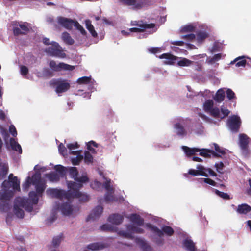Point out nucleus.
Returning a JSON list of instances; mask_svg holds the SVG:
<instances>
[{
    "label": "nucleus",
    "mask_w": 251,
    "mask_h": 251,
    "mask_svg": "<svg viewBox=\"0 0 251 251\" xmlns=\"http://www.w3.org/2000/svg\"><path fill=\"white\" fill-rule=\"evenodd\" d=\"M62 39L67 44L72 45L74 43V40L72 38L70 35L67 32L62 33Z\"/></svg>",
    "instance_id": "4c0bfd02"
},
{
    "label": "nucleus",
    "mask_w": 251,
    "mask_h": 251,
    "mask_svg": "<svg viewBox=\"0 0 251 251\" xmlns=\"http://www.w3.org/2000/svg\"><path fill=\"white\" fill-rule=\"evenodd\" d=\"M91 79V77L83 76L79 78L77 80V83L79 84H87L90 82Z\"/></svg>",
    "instance_id": "de8ad7c7"
},
{
    "label": "nucleus",
    "mask_w": 251,
    "mask_h": 251,
    "mask_svg": "<svg viewBox=\"0 0 251 251\" xmlns=\"http://www.w3.org/2000/svg\"><path fill=\"white\" fill-rule=\"evenodd\" d=\"M147 0H139L137 2L136 0H119V1L126 6H132L133 10H138L141 9L145 5Z\"/></svg>",
    "instance_id": "ddd939ff"
},
{
    "label": "nucleus",
    "mask_w": 251,
    "mask_h": 251,
    "mask_svg": "<svg viewBox=\"0 0 251 251\" xmlns=\"http://www.w3.org/2000/svg\"><path fill=\"white\" fill-rule=\"evenodd\" d=\"M84 160L87 164H92L93 162V157L89 151H85Z\"/></svg>",
    "instance_id": "a19ab883"
},
{
    "label": "nucleus",
    "mask_w": 251,
    "mask_h": 251,
    "mask_svg": "<svg viewBox=\"0 0 251 251\" xmlns=\"http://www.w3.org/2000/svg\"><path fill=\"white\" fill-rule=\"evenodd\" d=\"M104 246L102 244H100L99 243H94L90 244L88 245L87 248L88 249L93 250V251H96V250H101L103 249Z\"/></svg>",
    "instance_id": "ea45409f"
},
{
    "label": "nucleus",
    "mask_w": 251,
    "mask_h": 251,
    "mask_svg": "<svg viewBox=\"0 0 251 251\" xmlns=\"http://www.w3.org/2000/svg\"><path fill=\"white\" fill-rule=\"evenodd\" d=\"M35 185V188L37 193L39 196H40L44 192L46 188V185L44 182L38 183Z\"/></svg>",
    "instance_id": "58836bf2"
},
{
    "label": "nucleus",
    "mask_w": 251,
    "mask_h": 251,
    "mask_svg": "<svg viewBox=\"0 0 251 251\" xmlns=\"http://www.w3.org/2000/svg\"><path fill=\"white\" fill-rule=\"evenodd\" d=\"M203 172L208 175H209L212 176H217V174L210 168H206L203 167Z\"/></svg>",
    "instance_id": "e2e57ef3"
},
{
    "label": "nucleus",
    "mask_w": 251,
    "mask_h": 251,
    "mask_svg": "<svg viewBox=\"0 0 251 251\" xmlns=\"http://www.w3.org/2000/svg\"><path fill=\"white\" fill-rule=\"evenodd\" d=\"M22 208H24L28 212H31L33 210L32 205L29 200L17 197L15 200L13 211L18 218H23L24 216V212Z\"/></svg>",
    "instance_id": "f257e3e1"
},
{
    "label": "nucleus",
    "mask_w": 251,
    "mask_h": 251,
    "mask_svg": "<svg viewBox=\"0 0 251 251\" xmlns=\"http://www.w3.org/2000/svg\"><path fill=\"white\" fill-rule=\"evenodd\" d=\"M2 187L9 190L12 187L13 190L19 191H20V181L18 180L17 177L15 176L11 180H5L2 183Z\"/></svg>",
    "instance_id": "4468645a"
},
{
    "label": "nucleus",
    "mask_w": 251,
    "mask_h": 251,
    "mask_svg": "<svg viewBox=\"0 0 251 251\" xmlns=\"http://www.w3.org/2000/svg\"><path fill=\"white\" fill-rule=\"evenodd\" d=\"M14 195L13 191L6 188L0 190V211H6L9 209L10 201Z\"/></svg>",
    "instance_id": "7ed1b4c3"
},
{
    "label": "nucleus",
    "mask_w": 251,
    "mask_h": 251,
    "mask_svg": "<svg viewBox=\"0 0 251 251\" xmlns=\"http://www.w3.org/2000/svg\"><path fill=\"white\" fill-rule=\"evenodd\" d=\"M47 53L51 56H54L60 58L66 57V54L64 52L62 48L56 42H52L51 46L47 48L45 50Z\"/></svg>",
    "instance_id": "423d86ee"
},
{
    "label": "nucleus",
    "mask_w": 251,
    "mask_h": 251,
    "mask_svg": "<svg viewBox=\"0 0 251 251\" xmlns=\"http://www.w3.org/2000/svg\"><path fill=\"white\" fill-rule=\"evenodd\" d=\"M226 97L229 100H232L235 98V94L234 92L230 89H227L226 91Z\"/></svg>",
    "instance_id": "13d9d810"
},
{
    "label": "nucleus",
    "mask_w": 251,
    "mask_h": 251,
    "mask_svg": "<svg viewBox=\"0 0 251 251\" xmlns=\"http://www.w3.org/2000/svg\"><path fill=\"white\" fill-rule=\"evenodd\" d=\"M57 23L64 28L71 30L73 26H74L75 20H74L67 18L59 16L57 17Z\"/></svg>",
    "instance_id": "2eb2a0df"
},
{
    "label": "nucleus",
    "mask_w": 251,
    "mask_h": 251,
    "mask_svg": "<svg viewBox=\"0 0 251 251\" xmlns=\"http://www.w3.org/2000/svg\"><path fill=\"white\" fill-rule=\"evenodd\" d=\"M20 72L23 76H25L28 73V69L26 66L22 65L20 67Z\"/></svg>",
    "instance_id": "774afa93"
},
{
    "label": "nucleus",
    "mask_w": 251,
    "mask_h": 251,
    "mask_svg": "<svg viewBox=\"0 0 251 251\" xmlns=\"http://www.w3.org/2000/svg\"><path fill=\"white\" fill-rule=\"evenodd\" d=\"M183 245L188 251H196L194 243L189 239H186L183 241Z\"/></svg>",
    "instance_id": "cd10ccee"
},
{
    "label": "nucleus",
    "mask_w": 251,
    "mask_h": 251,
    "mask_svg": "<svg viewBox=\"0 0 251 251\" xmlns=\"http://www.w3.org/2000/svg\"><path fill=\"white\" fill-rule=\"evenodd\" d=\"M119 235L120 236H122L125 238L130 239H133L134 238V236H133L132 233L131 231H128L127 230V231H124L121 230L120 231L118 232Z\"/></svg>",
    "instance_id": "c03bdc74"
},
{
    "label": "nucleus",
    "mask_w": 251,
    "mask_h": 251,
    "mask_svg": "<svg viewBox=\"0 0 251 251\" xmlns=\"http://www.w3.org/2000/svg\"><path fill=\"white\" fill-rule=\"evenodd\" d=\"M29 200L31 202L33 208V205L37 204L39 201L38 196L36 192L35 191H31L29 193V199H26Z\"/></svg>",
    "instance_id": "7c9ffc66"
},
{
    "label": "nucleus",
    "mask_w": 251,
    "mask_h": 251,
    "mask_svg": "<svg viewBox=\"0 0 251 251\" xmlns=\"http://www.w3.org/2000/svg\"><path fill=\"white\" fill-rule=\"evenodd\" d=\"M19 27L20 28L15 27L13 28V32L14 36H17L20 35H25L29 31L27 23H24V24H20Z\"/></svg>",
    "instance_id": "dca6fc26"
},
{
    "label": "nucleus",
    "mask_w": 251,
    "mask_h": 251,
    "mask_svg": "<svg viewBox=\"0 0 251 251\" xmlns=\"http://www.w3.org/2000/svg\"><path fill=\"white\" fill-rule=\"evenodd\" d=\"M225 98V92L223 89H219L214 97V100L217 102H221Z\"/></svg>",
    "instance_id": "c85d7f7f"
},
{
    "label": "nucleus",
    "mask_w": 251,
    "mask_h": 251,
    "mask_svg": "<svg viewBox=\"0 0 251 251\" xmlns=\"http://www.w3.org/2000/svg\"><path fill=\"white\" fill-rule=\"evenodd\" d=\"M0 132L5 142L8 140L9 135L6 129L0 126Z\"/></svg>",
    "instance_id": "49530a36"
},
{
    "label": "nucleus",
    "mask_w": 251,
    "mask_h": 251,
    "mask_svg": "<svg viewBox=\"0 0 251 251\" xmlns=\"http://www.w3.org/2000/svg\"><path fill=\"white\" fill-rule=\"evenodd\" d=\"M131 25L132 26H137L141 28H153L155 27V24L153 23L147 24L146 23H144L142 20L139 21H132L130 23Z\"/></svg>",
    "instance_id": "a211bd4d"
},
{
    "label": "nucleus",
    "mask_w": 251,
    "mask_h": 251,
    "mask_svg": "<svg viewBox=\"0 0 251 251\" xmlns=\"http://www.w3.org/2000/svg\"><path fill=\"white\" fill-rule=\"evenodd\" d=\"M197 168L198 170H194V169H190L188 171L189 174L196 176L198 175H201L204 176H208V175L206 174L203 172V166L201 165H198L197 166Z\"/></svg>",
    "instance_id": "4be33fe9"
},
{
    "label": "nucleus",
    "mask_w": 251,
    "mask_h": 251,
    "mask_svg": "<svg viewBox=\"0 0 251 251\" xmlns=\"http://www.w3.org/2000/svg\"><path fill=\"white\" fill-rule=\"evenodd\" d=\"M213 145L214 146L215 150L217 152V154L220 153L224 155L226 153L225 151L223 149H221L217 144L213 143Z\"/></svg>",
    "instance_id": "680f3d73"
},
{
    "label": "nucleus",
    "mask_w": 251,
    "mask_h": 251,
    "mask_svg": "<svg viewBox=\"0 0 251 251\" xmlns=\"http://www.w3.org/2000/svg\"><path fill=\"white\" fill-rule=\"evenodd\" d=\"M69 174L71 177L73 178L77 183H86L89 181V178L86 175H83L80 177H78V171L75 167H72L69 169Z\"/></svg>",
    "instance_id": "1a4fd4ad"
},
{
    "label": "nucleus",
    "mask_w": 251,
    "mask_h": 251,
    "mask_svg": "<svg viewBox=\"0 0 251 251\" xmlns=\"http://www.w3.org/2000/svg\"><path fill=\"white\" fill-rule=\"evenodd\" d=\"M193 62L188 59L183 58L182 59L179 61L177 64L179 66H189Z\"/></svg>",
    "instance_id": "3c124183"
},
{
    "label": "nucleus",
    "mask_w": 251,
    "mask_h": 251,
    "mask_svg": "<svg viewBox=\"0 0 251 251\" xmlns=\"http://www.w3.org/2000/svg\"><path fill=\"white\" fill-rule=\"evenodd\" d=\"M123 220V216L119 214H113L110 215L108 218V221L110 223L117 225L121 224Z\"/></svg>",
    "instance_id": "6ab92c4d"
},
{
    "label": "nucleus",
    "mask_w": 251,
    "mask_h": 251,
    "mask_svg": "<svg viewBox=\"0 0 251 251\" xmlns=\"http://www.w3.org/2000/svg\"><path fill=\"white\" fill-rule=\"evenodd\" d=\"M236 211L239 214L246 215L251 211V206L247 203H242L237 206Z\"/></svg>",
    "instance_id": "412c9836"
},
{
    "label": "nucleus",
    "mask_w": 251,
    "mask_h": 251,
    "mask_svg": "<svg viewBox=\"0 0 251 251\" xmlns=\"http://www.w3.org/2000/svg\"><path fill=\"white\" fill-rule=\"evenodd\" d=\"M221 111L223 114V116H221V119L227 117L230 113V111L228 109L223 107H221Z\"/></svg>",
    "instance_id": "338daca9"
},
{
    "label": "nucleus",
    "mask_w": 251,
    "mask_h": 251,
    "mask_svg": "<svg viewBox=\"0 0 251 251\" xmlns=\"http://www.w3.org/2000/svg\"><path fill=\"white\" fill-rule=\"evenodd\" d=\"M113 192H108L104 197L105 201L107 202L112 201L114 200V196L112 194Z\"/></svg>",
    "instance_id": "052dcab7"
},
{
    "label": "nucleus",
    "mask_w": 251,
    "mask_h": 251,
    "mask_svg": "<svg viewBox=\"0 0 251 251\" xmlns=\"http://www.w3.org/2000/svg\"><path fill=\"white\" fill-rule=\"evenodd\" d=\"M244 57H239L235 58L233 61H231L230 64H233L236 63L235 65L236 67H245L247 61L244 59Z\"/></svg>",
    "instance_id": "72a5a7b5"
},
{
    "label": "nucleus",
    "mask_w": 251,
    "mask_h": 251,
    "mask_svg": "<svg viewBox=\"0 0 251 251\" xmlns=\"http://www.w3.org/2000/svg\"><path fill=\"white\" fill-rule=\"evenodd\" d=\"M83 156L81 154H79L75 157L72 158L71 162L73 165H77L79 164L80 161L83 159Z\"/></svg>",
    "instance_id": "5fc2aeb1"
},
{
    "label": "nucleus",
    "mask_w": 251,
    "mask_h": 251,
    "mask_svg": "<svg viewBox=\"0 0 251 251\" xmlns=\"http://www.w3.org/2000/svg\"><path fill=\"white\" fill-rule=\"evenodd\" d=\"M213 101L211 100H206L203 104V108L205 111L209 112L213 108Z\"/></svg>",
    "instance_id": "79ce46f5"
},
{
    "label": "nucleus",
    "mask_w": 251,
    "mask_h": 251,
    "mask_svg": "<svg viewBox=\"0 0 251 251\" xmlns=\"http://www.w3.org/2000/svg\"><path fill=\"white\" fill-rule=\"evenodd\" d=\"M209 113L210 115L213 117L215 118H221V116L220 115V110L217 107L213 108Z\"/></svg>",
    "instance_id": "8fccbe9b"
},
{
    "label": "nucleus",
    "mask_w": 251,
    "mask_h": 251,
    "mask_svg": "<svg viewBox=\"0 0 251 251\" xmlns=\"http://www.w3.org/2000/svg\"><path fill=\"white\" fill-rule=\"evenodd\" d=\"M86 28L90 32L91 35L95 38L98 36V34L95 31L94 26L91 24V21L89 19L86 20L85 21Z\"/></svg>",
    "instance_id": "bb28decb"
},
{
    "label": "nucleus",
    "mask_w": 251,
    "mask_h": 251,
    "mask_svg": "<svg viewBox=\"0 0 251 251\" xmlns=\"http://www.w3.org/2000/svg\"><path fill=\"white\" fill-rule=\"evenodd\" d=\"M183 150L187 156H191L195 154L196 152H199L201 150L196 148H190L187 146H182Z\"/></svg>",
    "instance_id": "2f4dec72"
},
{
    "label": "nucleus",
    "mask_w": 251,
    "mask_h": 251,
    "mask_svg": "<svg viewBox=\"0 0 251 251\" xmlns=\"http://www.w3.org/2000/svg\"><path fill=\"white\" fill-rule=\"evenodd\" d=\"M249 137L245 134H240L239 135V146L242 150V153L245 156H247L249 154V150L248 149Z\"/></svg>",
    "instance_id": "9d476101"
},
{
    "label": "nucleus",
    "mask_w": 251,
    "mask_h": 251,
    "mask_svg": "<svg viewBox=\"0 0 251 251\" xmlns=\"http://www.w3.org/2000/svg\"><path fill=\"white\" fill-rule=\"evenodd\" d=\"M49 65L53 71L55 72H60L62 71H71L75 68L74 66H72L64 62H60L57 64L54 60H51Z\"/></svg>",
    "instance_id": "6e6552de"
},
{
    "label": "nucleus",
    "mask_w": 251,
    "mask_h": 251,
    "mask_svg": "<svg viewBox=\"0 0 251 251\" xmlns=\"http://www.w3.org/2000/svg\"><path fill=\"white\" fill-rule=\"evenodd\" d=\"M196 38V36L193 33H190L181 36V39H183L187 41H192Z\"/></svg>",
    "instance_id": "6e6d98bb"
},
{
    "label": "nucleus",
    "mask_w": 251,
    "mask_h": 251,
    "mask_svg": "<svg viewBox=\"0 0 251 251\" xmlns=\"http://www.w3.org/2000/svg\"><path fill=\"white\" fill-rule=\"evenodd\" d=\"M111 180L110 179L108 180H106V181L104 183L103 185L105 189L108 192H113L114 189L112 186H110Z\"/></svg>",
    "instance_id": "bf43d9fd"
},
{
    "label": "nucleus",
    "mask_w": 251,
    "mask_h": 251,
    "mask_svg": "<svg viewBox=\"0 0 251 251\" xmlns=\"http://www.w3.org/2000/svg\"><path fill=\"white\" fill-rule=\"evenodd\" d=\"M9 143L11 149L18 152L19 154L22 153V150L20 145L15 140L14 138H11L9 140Z\"/></svg>",
    "instance_id": "393cba45"
},
{
    "label": "nucleus",
    "mask_w": 251,
    "mask_h": 251,
    "mask_svg": "<svg viewBox=\"0 0 251 251\" xmlns=\"http://www.w3.org/2000/svg\"><path fill=\"white\" fill-rule=\"evenodd\" d=\"M101 230L102 231H112L113 230V227L111 225L109 224H103L100 226Z\"/></svg>",
    "instance_id": "0e129e2a"
},
{
    "label": "nucleus",
    "mask_w": 251,
    "mask_h": 251,
    "mask_svg": "<svg viewBox=\"0 0 251 251\" xmlns=\"http://www.w3.org/2000/svg\"><path fill=\"white\" fill-rule=\"evenodd\" d=\"M56 172L58 173L60 177H63L66 174V169L61 165H56L54 167Z\"/></svg>",
    "instance_id": "f704fd0d"
},
{
    "label": "nucleus",
    "mask_w": 251,
    "mask_h": 251,
    "mask_svg": "<svg viewBox=\"0 0 251 251\" xmlns=\"http://www.w3.org/2000/svg\"><path fill=\"white\" fill-rule=\"evenodd\" d=\"M135 241L143 251H152V248L151 247L144 239L140 238H136Z\"/></svg>",
    "instance_id": "aec40b11"
},
{
    "label": "nucleus",
    "mask_w": 251,
    "mask_h": 251,
    "mask_svg": "<svg viewBox=\"0 0 251 251\" xmlns=\"http://www.w3.org/2000/svg\"><path fill=\"white\" fill-rule=\"evenodd\" d=\"M126 229L128 231H131L132 234L133 233H143L144 232V229L138 227L137 226H136L133 225H128L126 226Z\"/></svg>",
    "instance_id": "473e14b6"
},
{
    "label": "nucleus",
    "mask_w": 251,
    "mask_h": 251,
    "mask_svg": "<svg viewBox=\"0 0 251 251\" xmlns=\"http://www.w3.org/2000/svg\"><path fill=\"white\" fill-rule=\"evenodd\" d=\"M68 201L62 203L60 205L59 202H55L54 208L55 210H60L62 214L66 216H69L72 214L73 208L70 203V200Z\"/></svg>",
    "instance_id": "9b49d317"
},
{
    "label": "nucleus",
    "mask_w": 251,
    "mask_h": 251,
    "mask_svg": "<svg viewBox=\"0 0 251 251\" xmlns=\"http://www.w3.org/2000/svg\"><path fill=\"white\" fill-rule=\"evenodd\" d=\"M210 154H212L213 156L215 157H220L221 156L215 152L214 151L211 150L207 149H203L201 150V151L200 153V155L205 157H210Z\"/></svg>",
    "instance_id": "c756f323"
},
{
    "label": "nucleus",
    "mask_w": 251,
    "mask_h": 251,
    "mask_svg": "<svg viewBox=\"0 0 251 251\" xmlns=\"http://www.w3.org/2000/svg\"><path fill=\"white\" fill-rule=\"evenodd\" d=\"M130 220L138 226H142L144 224V219L139 215L132 214L129 216Z\"/></svg>",
    "instance_id": "5701e85b"
},
{
    "label": "nucleus",
    "mask_w": 251,
    "mask_h": 251,
    "mask_svg": "<svg viewBox=\"0 0 251 251\" xmlns=\"http://www.w3.org/2000/svg\"><path fill=\"white\" fill-rule=\"evenodd\" d=\"M41 180V176L40 173H36L32 176V184L35 185L38 183L43 182Z\"/></svg>",
    "instance_id": "09e8293b"
},
{
    "label": "nucleus",
    "mask_w": 251,
    "mask_h": 251,
    "mask_svg": "<svg viewBox=\"0 0 251 251\" xmlns=\"http://www.w3.org/2000/svg\"><path fill=\"white\" fill-rule=\"evenodd\" d=\"M103 212V207L101 206H96L89 215L86 219L87 221L95 220L98 218Z\"/></svg>",
    "instance_id": "f3484780"
},
{
    "label": "nucleus",
    "mask_w": 251,
    "mask_h": 251,
    "mask_svg": "<svg viewBox=\"0 0 251 251\" xmlns=\"http://www.w3.org/2000/svg\"><path fill=\"white\" fill-rule=\"evenodd\" d=\"M161 59H166L165 64H173L177 57L170 53H163L160 56Z\"/></svg>",
    "instance_id": "b1692460"
},
{
    "label": "nucleus",
    "mask_w": 251,
    "mask_h": 251,
    "mask_svg": "<svg viewBox=\"0 0 251 251\" xmlns=\"http://www.w3.org/2000/svg\"><path fill=\"white\" fill-rule=\"evenodd\" d=\"M207 37L208 35L206 32L200 31L197 34V40L198 42H202Z\"/></svg>",
    "instance_id": "a18cd8bd"
},
{
    "label": "nucleus",
    "mask_w": 251,
    "mask_h": 251,
    "mask_svg": "<svg viewBox=\"0 0 251 251\" xmlns=\"http://www.w3.org/2000/svg\"><path fill=\"white\" fill-rule=\"evenodd\" d=\"M215 193L217 195H218L219 197H220L221 198H222L224 199L228 200L230 199L229 195L226 193H224L223 192L220 191L218 190H215Z\"/></svg>",
    "instance_id": "4d7b16f0"
},
{
    "label": "nucleus",
    "mask_w": 251,
    "mask_h": 251,
    "mask_svg": "<svg viewBox=\"0 0 251 251\" xmlns=\"http://www.w3.org/2000/svg\"><path fill=\"white\" fill-rule=\"evenodd\" d=\"M146 226L149 228L152 233L158 237H162L163 236L164 234L167 236H171L174 233V229L170 226H164L162 227V230H160L157 227L150 223L146 224Z\"/></svg>",
    "instance_id": "39448f33"
},
{
    "label": "nucleus",
    "mask_w": 251,
    "mask_h": 251,
    "mask_svg": "<svg viewBox=\"0 0 251 251\" xmlns=\"http://www.w3.org/2000/svg\"><path fill=\"white\" fill-rule=\"evenodd\" d=\"M67 185L68 189H71L70 200L75 198L83 202L89 201L90 196L87 194L80 191V189L83 187V184L77 183V182L72 181H67Z\"/></svg>",
    "instance_id": "f03ea898"
},
{
    "label": "nucleus",
    "mask_w": 251,
    "mask_h": 251,
    "mask_svg": "<svg viewBox=\"0 0 251 251\" xmlns=\"http://www.w3.org/2000/svg\"><path fill=\"white\" fill-rule=\"evenodd\" d=\"M228 126L231 130L234 132L239 131L241 125V121L240 117L237 115H233L228 121Z\"/></svg>",
    "instance_id": "f8f14e48"
},
{
    "label": "nucleus",
    "mask_w": 251,
    "mask_h": 251,
    "mask_svg": "<svg viewBox=\"0 0 251 251\" xmlns=\"http://www.w3.org/2000/svg\"><path fill=\"white\" fill-rule=\"evenodd\" d=\"M47 192L48 194L51 195L52 197L58 198L62 200L65 198L67 201L70 200V192L71 189H69L68 191H66L63 190H59L57 189H49L47 190Z\"/></svg>",
    "instance_id": "0eeeda50"
},
{
    "label": "nucleus",
    "mask_w": 251,
    "mask_h": 251,
    "mask_svg": "<svg viewBox=\"0 0 251 251\" xmlns=\"http://www.w3.org/2000/svg\"><path fill=\"white\" fill-rule=\"evenodd\" d=\"M194 29L195 27L193 26L188 25L183 27L181 29V31L182 32H192L194 30Z\"/></svg>",
    "instance_id": "69168bd1"
},
{
    "label": "nucleus",
    "mask_w": 251,
    "mask_h": 251,
    "mask_svg": "<svg viewBox=\"0 0 251 251\" xmlns=\"http://www.w3.org/2000/svg\"><path fill=\"white\" fill-rule=\"evenodd\" d=\"M63 238V234L62 233H61L59 235L54 237L52 239L50 247H52L53 248H57L59 246Z\"/></svg>",
    "instance_id": "c9c22d12"
},
{
    "label": "nucleus",
    "mask_w": 251,
    "mask_h": 251,
    "mask_svg": "<svg viewBox=\"0 0 251 251\" xmlns=\"http://www.w3.org/2000/svg\"><path fill=\"white\" fill-rule=\"evenodd\" d=\"M92 145H93L94 147H98V145L97 143H96L95 142L93 141H91L89 142L87 145V149L90 151H91L93 153H96V151L92 147Z\"/></svg>",
    "instance_id": "603ef678"
},
{
    "label": "nucleus",
    "mask_w": 251,
    "mask_h": 251,
    "mask_svg": "<svg viewBox=\"0 0 251 251\" xmlns=\"http://www.w3.org/2000/svg\"><path fill=\"white\" fill-rule=\"evenodd\" d=\"M74 27L78 30L83 35H86V31L77 21L75 23Z\"/></svg>",
    "instance_id": "864d4df0"
},
{
    "label": "nucleus",
    "mask_w": 251,
    "mask_h": 251,
    "mask_svg": "<svg viewBox=\"0 0 251 251\" xmlns=\"http://www.w3.org/2000/svg\"><path fill=\"white\" fill-rule=\"evenodd\" d=\"M46 176L50 181L52 182H56L59 181L60 177L58 173L55 172H51L50 173L46 174Z\"/></svg>",
    "instance_id": "e433bc0d"
},
{
    "label": "nucleus",
    "mask_w": 251,
    "mask_h": 251,
    "mask_svg": "<svg viewBox=\"0 0 251 251\" xmlns=\"http://www.w3.org/2000/svg\"><path fill=\"white\" fill-rule=\"evenodd\" d=\"M50 83L55 88V91L58 95L67 91L71 86L70 81L62 78L53 79L50 81Z\"/></svg>",
    "instance_id": "20e7f679"
},
{
    "label": "nucleus",
    "mask_w": 251,
    "mask_h": 251,
    "mask_svg": "<svg viewBox=\"0 0 251 251\" xmlns=\"http://www.w3.org/2000/svg\"><path fill=\"white\" fill-rule=\"evenodd\" d=\"M174 128L176 130V133L179 136H185L187 134V131L184 129L183 126L180 123H176L174 126Z\"/></svg>",
    "instance_id": "a878e982"
},
{
    "label": "nucleus",
    "mask_w": 251,
    "mask_h": 251,
    "mask_svg": "<svg viewBox=\"0 0 251 251\" xmlns=\"http://www.w3.org/2000/svg\"><path fill=\"white\" fill-rule=\"evenodd\" d=\"M8 171V166L7 165L4 164L2 166L0 171V180L4 178Z\"/></svg>",
    "instance_id": "37998d69"
}]
</instances>
